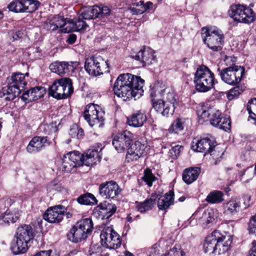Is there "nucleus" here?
<instances>
[{
    "instance_id": "72a5a7b5",
    "label": "nucleus",
    "mask_w": 256,
    "mask_h": 256,
    "mask_svg": "<svg viewBox=\"0 0 256 256\" xmlns=\"http://www.w3.org/2000/svg\"><path fill=\"white\" fill-rule=\"evenodd\" d=\"M104 113L102 110H100L96 114H93V116L89 114L88 119H84L92 127L94 126H98V128L102 127L104 125Z\"/></svg>"
},
{
    "instance_id": "cd10ccee",
    "label": "nucleus",
    "mask_w": 256,
    "mask_h": 256,
    "mask_svg": "<svg viewBox=\"0 0 256 256\" xmlns=\"http://www.w3.org/2000/svg\"><path fill=\"white\" fill-rule=\"evenodd\" d=\"M200 172V169L198 167H192L185 169L182 174V180L188 184L196 180Z\"/></svg>"
},
{
    "instance_id": "0e129e2a",
    "label": "nucleus",
    "mask_w": 256,
    "mask_h": 256,
    "mask_svg": "<svg viewBox=\"0 0 256 256\" xmlns=\"http://www.w3.org/2000/svg\"><path fill=\"white\" fill-rule=\"evenodd\" d=\"M90 254L100 252L101 251V247L98 245H94L90 248Z\"/></svg>"
},
{
    "instance_id": "a19ab883",
    "label": "nucleus",
    "mask_w": 256,
    "mask_h": 256,
    "mask_svg": "<svg viewBox=\"0 0 256 256\" xmlns=\"http://www.w3.org/2000/svg\"><path fill=\"white\" fill-rule=\"evenodd\" d=\"M23 6L24 11L26 12H32L36 10L40 5V2L36 0H21Z\"/></svg>"
},
{
    "instance_id": "f257e3e1",
    "label": "nucleus",
    "mask_w": 256,
    "mask_h": 256,
    "mask_svg": "<svg viewBox=\"0 0 256 256\" xmlns=\"http://www.w3.org/2000/svg\"><path fill=\"white\" fill-rule=\"evenodd\" d=\"M134 140L133 134L125 130L118 133L114 138L112 145L114 148L120 152L127 150L126 160L128 162L136 161L140 157L146 155L149 148L146 144L138 140L132 144Z\"/></svg>"
},
{
    "instance_id": "09e8293b",
    "label": "nucleus",
    "mask_w": 256,
    "mask_h": 256,
    "mask_svg": "<svg viewBox=\"0 0 256 256\" xmlns=\"http://www.w3.org/2000/svg\"><path fill=\"white\" fill-rule=\"evenodd\" d=\"M8 8L10 10L16 12H24V7L22 4V0H15L12 2L8 6Z\"/></svg>"
},
{
    "instance_id": "f8f14e48",
    "label": "nucleus",
    "mask_w": 256,
    "mask_h": 256,
    "mask_svg": "<svg viewBox=\"0 0 256 256\" xmlns=\"http://www.w3.org/2000/svg\"><path fill=\"white\" fill-rule=\"evenodd\" d=\"M102 245L110 249H117L122 244L120 236L110 226L105 228L101 232Z\"/></svg>"
},
{
    "instance_id": "e433bc0d",
    "label": "nucleus",
    "mask_w": 256,
    "mask_h": 256,
    "mask_svg": "<svg viewBox=\"0 0 256 256\" xmlns=\"http://www.w3.org/2000/svg\"><path fill=\"white\" fill-rule=\"evenodd\" d=\"M224 208L225 214L234 216L240 212V203L236 200H231L225 204Z\"/></svg>"
},
{
    "instance_id": "864d4df0",
    "label": "nucleus",
    "mask_w": 256,
    "mask_h": 256,
    "mask_svg": "<svg viewBox=\"0 0 256 256\" xmlns=\"http://www.w3.org/2000/svg\"><path fill=\"white\" fill-rule=\"evenodd\" d=\"M183 150V146L179 145H176L172 146L170 150L169 154L170 156L172 159H176L178 156L180 155V152Z\"/></svg>"
},
{
    "instance_id": "b1692460",
    "label": "nucleus",
    "mask_w": 256,
    "mask_h": 256,
    "mask_svg": "<svg viewBox=\"0 0 256 256\" xmlns=\"http://www.w3.org/2000/svg\"><path fill=\"white\" fill-rule=\"evenodd\" d=\"M168 88L163 82L160 81H156L151 84L149 92L152 98V102L153 100L156 101L155 98H162Z\"/></svg>"
},
{
    "instance_id": "338daca9",
    "label": "nucleus",
    "mask_w": 256,
    "mask_h": 256,
    "mask_svg": "<svg viewBox=\"0 0 256 256\" xmlns=\"http://www.w3.org/2000/svg\"><path fill=\"white\" fill-rule=\"evenodd\" d=\"M252 246L249 252L248 256H256V242L254 241L252 242Z\"/></svg>"
},
{
    "instance_id": "f704fd0d",
    "label": "nucleus",
    "mask_w": 256,
    "mask_h": 256,
    "mask_svg": "<svg viewBox=\"0 0 256 256\" xmlns=\"http://www.w3.org/2000/svg\"><path fill=\"white\" fill-rule=\"evenodd\" d=\"M64 18L58 15L50 16L48 22L46 23V28L49 30L54 31L64 26Z\"/></svg>"
},
{
    "instance_id": "a18cd8bd",
    "label": "nucleus",
    "mask_w": 256,
    "mask_h": 256,
    "mask_svg": "<svg viewBox=\"0 0 256 256\" xmlns=\"http://www.w3.org/2000/svg\"><path fill=\"white\" fill-rule=\"evenodd\" d=\"M69 134L72 138L80 139L82 138L84 132L82 128L75 124L73 125L70 128Z\"/></svg>"
},
{
    "instance_id": "4d7b16f0",
    "label": "nucleus",
    "mask_w": 256,
    "mask_h": 256,
    "mask_svg": "<svg viewBox=\"0 0 256 256\" xmlns=\"http://www.w3.org/2000/svg\"><path fill=\"white\" fill-rule=\"evenodd\" d=\"M110 14V10L108 6L100 7V12H98V18H104L107 17Z\"/></svg>"
},
{
    "instance_id": "473e14b6",
    "label": "nucleus",
    "mask_w": 256,
    "mask_h": 256,
    "mask_svg": "<svg viewBox=\"0 0 256 256\" xmlns=\"http://www.w3.org/2000/svg\"><path fill=\"white\" fill-rule=\"evenodd\" d=\"M100 212L102 216V218L108 219L117 210V207L115 204L104 202L99 206Z\"/></svg>"
},
{
    "instance_id": "393cba45",
    "label": "nucleus",
    "mask_w": 256,
    "mask_h": 256,
    "mask_svg": "<svg viewBox=\"0 0 256 256\" xmlns=\"http://www.w3.org/2000/svg\"><path fill=\"white\" fill-rule=\"evenodd\" d=\"M158 194H152L150 198H147L143 202H136V208L141 213L152 209L156 204Z\"/></svg>"
},
{
    "instance_id": "2eb2a0df",
    "label": "nucleus",
    "mask_w": 256,
    "mask_h": 256,
    "mask_svg": "<svg viewBox=\"0 0 256 256\" xmlns=\"http://www.w3.org/2000/svg\"><path fill=\"white\" fill-rule=\"evenodd\" d=\"M216 218L215 212L212 209H208L206 210H198L192 216V218L196 219L198 224L205 227L212 223Z\"/></svg>"
},
{
    "instance_id": "4468645a",
    "label": "nucleus",
    "mask_w": 256,
    "mask_h": 256,
    "mask_svg": "<svg viewBox=\"0 0 256 256\" xmlns=\"http://www.w3.org/2000/svg\"><path fill=\"white\" fill-rule=\"evenodd\" d=\"M210 122L212 125L228 132L230 130L231 122L229 117L223 116L219 110L214 108Z\"/></svg>"
},
{
    "instance_id": "69168bd1",
    "label": "nucleus",
    "mask_w": 256,
    "mask_h": 256,
    "mask_svg": "<svg viewBox=\"0 0 256 256\" xmlns=\"http://www.w3.org/2000/svg\"><path fill=\"white\" fill-rule=\"evenodd\" d=\"M76 40V36L74 34H70L68 35V38H67L66 42L69 44H73L74 43Z\"/></svg>"
},
{
    "instance_id": "c9c22d12",
    "label": "nucleus",
    "mask_w": 256,
    "mask_h": 256,
    "mask_svg": "<svg viewBox=\"0 0 256 256\" xmlns=\"http://www.w3.org/2000/svg\"><path fill=\"white\" fill-rule=\"evenodd\" d=\"M63 90V94H64L66 98L72 95L74 92L72 80L68 78H63L58 80Z\"/></svg>"
},
{
    "instance_id": "58836bf2",
    "label": "nucleus",
    "mask_w": 256,
    "mask_h": 256,
    "mask_svg": "<svg viewBox=\"0 0 256 256\" xmlns=\"http://www.w3.org/2000/svg\"><path fill=\"white\" fill-rule=\"evenodd\" d=\"M224 194L221 191L214 190L207 196L206 200L210 204L220 203L223 201Z\"/></svg>"
},
{
    "instance_id": "bf43d9fd",
    "label": "nucleus",
    "mask_w": 256,
    "mask_h": 256,
    "mask_svg": "<svg viewBox=\"0 0 256 256\" xmlns=\"http://www.w3.org/2000/svg\"><path fill=\"white\" fill-rule=\"evenodd\" d=\"M168 256H182V252L180 249L176 247L172 248L168 252Z\"/></svg>"
},
{
    "instance_id": "423d86ee",
    "label": "nucleus",
    "mask_w": 256,
    "mask_h": 256,
    "mask_svg": "<svg viewBox=\"0 0 256 256\" xmlns=\"http://www.w3.org/2000/svg\"><path fill=\"white\" fill-rule=\"evenodd\" d=\"M178 105V97L174 90L170 87L166 90L162 100L158 99L156 101L152 100L154 108L166 117L172 116Z\"/></svg>"
},
{
    "instance_id": "3c124183",
    "label": "nucleus",
    "mask_w": 256,
    "mask_h": 256,
    "mask_svg": "<svg viewBox=\"0 0 256 256\" xmlns=\"http://www.w3.org/2000/svg\"><path fill=\"white\" fill-rule=\"evenodd\" d=\"M183 128V124L180 120L176 119L170 127L168 130L170 132L178 133L179 132L182 130Z\"/></svg>"
},
{
    "instance_id": "9d476101",
    "label": "nucleus",
    "mask_w": 256,
    "mask_h": 256,
    "mask_svg": "<svg viewBox=\"0 0 256 256\" xmlns=\"http://www.w3.org/2000/svg\"><path fill=\"white\" fill-rule=\"evenodd\" d=\"M93 229V223L90 218L83 219L76 222L67 234L68 238L77 243L86 238Z\"/></svg>"
},
{
    "instance_id": "6ab92c4d",
    "label": "nucleus",
    "mask_w": 256,
    "mask_h": 256,
    "mask_svg": "<svg viewBox=\"0 0 256 256\" xmlns=\"http://www.w3.org/2000/svg\"><path fill=\"white\" fill-rule=\"evenodd\" d=\"M49 144L47 136H35L30 142L26 150L30 154H36Z\"/></svg>"
},
{
    "instance_id": "412c9836",
    "label": "nucleus",
    "mask_w": 256,
    "mask_h": 256,
    "mask_svg": "<svg viewBox=\"0 0 256 256\" xmlns=\"http://www.w3.org/2000/svg\"><path fill=\"white\" fill-rule=\"evenodd\" d=\"M76 64V62H70V64L66 62L56 61L50 64V68L52 72L58 75L68 74L70 72L74 70V68L72 64Z\"/></svg>"
},
{
    "instance_id": "9b49d317",
    "label": "nucleus",
    "mask_w": 256,
    "mask_h": 256,
    "mask_svg": "<svg viewBox=\"0 0 256 256\" xmlns=\"http://www.w3.org/2000/svg\"><path fill=\"white\" fill-rule=\"evenodd\" d=\"M230 16L234 21L245 24L253 22L255 19L254 10L242 4H232L228 11Z\"/></svg>"
},
{
    "instance_id": "a211bd4d",
    "label": "nucleus",
    "mask_w": 256,
    "mask_h": 256,
    "mask_svg": "<svg viewBox=\"0 0 256 256\" xmlns=\"http://www.w3.org/2000/svg\"><path fill=\"white\" fill-rule=\"evenodd\" d=\"M132 58L139 60L143 66H149L156 62V56L154 51L149 47H144L143 50H140Z\"/></svg>"
},
{
    "instance_id": "ddd939ff",
    "label": "nucleus",
    "mask_w": 256,
    "mask_h": 256,
    "mask_svg": "<svg viewBox=\"0 0 256 256\" xmlns=\"http://www.w3.org/2000/svg\"><path fill=\"white\" fill-rule=\"evenodd\" d=\"M121 192L118 184L112 180L101 184L99 186V194L104 198H114Z\"/></svg>"
},
{
    "instance_id": "5701e85b",
    "label": "nucleus",
    "mask_w": 256,
    "mask_h": 256,
    "mask_svg": "<svg viewBox=\"0 0 256 256\" xmlns=\"http://www.w3.org/2000/svg\"><path fill=\"white\" fill-rule=\"evenodd\" d=\"M214 106H211L208 102L200 104L198 108L197 114L199 118V121H207L210 120V117L214 110Z\"/></svg>"
},
{
    "instance_id": "680f3d73",
    "label": "nucleus",
    "mask_w": 256,
    "mask_h": 256,
    "mask_svg": "<svg viewBox=\"0 0 256 256\" xmlns=\"http://www.w3.org/2000/svg\"><path fill=\"white\" fill-rule=\"evenodd\" d=\"M30 90H29L26 92H25L21 96L22 99L26 102H30Z\"/></svg>"
},
{
    "instance_id": "49530a36",
    "label": "nucleus",
    "mask_w": 256,
    "mask_h": 256,
    "mask_svg": "<svg viewBox=\"0 0 256 256\" xmlns=\"http://www.w3.org/2000/svg\"><path fill=\"white\" fill-rule=\"evenodd\" d=\"M62 31L65 33H68L75 31L74 22L73 20L64 18Z\"/></svg>"
},
{
    "instance_id": "6e6d98bb",
    "label": "nucleus",
    "mask_w": 256,
    "mask_h": 256,
    "mask_svg": "<svg viewBox=\"0 0 256 256\" xmlns=\"http://www.w3.org/2000/svg\"><path fill=\"white\" fill-rule=\"evenodd\" d=\"M13 216L9 214H4L0 217V224L2 226H6L10 222L14 223Z\"/></svg>"
},
{
    "instance_id": "7c9ffc66",
    "label": "nucleus",
    "mask_w": 256,
    "mask_h": 256,
    "mask_svg": "<svg viewBox=\"0 0 256 256\" xmlns=\"http://www.w3.org/2000/svg\"><path fill=\"white\" fill-rule=\"evenodd\" d=\"M98 12H100L98 6L84 7L80 10L79 16L84 20L94 19L98 18Z\"/></svg>"
},
{
    "instance_id": "ea45409f",
    "label": "nucleus",
    "mask_w": 256,
    "mask_h": 256,
    "mask_svg": "<svg viewBox=\"0 0 256 256\" xmlns=\"http://www.w3.org/2000/svg\"><path fill=\"white\" fill-rule=\"evenodd\" d=\"M77 202L80 204L94 205L96 204V200L92 194L86 193L80 196Z\"/></svg>"
},
{
    "instance_id": "e2e57ef3",
    "label": "nucleus",
    "mask_w": 256,
    "mask_h": 256,
    "mask_svg": "<svg viewBox=\"0 0 256 256\" xmlns=\"http://www.w3.org/2000/svg\"><path fill=\"white\" fill-rule=\"evenodd\" d=\"M148 256H159L158 251L155 248H151L148 250Z\"/></svg>"
},
{
    "instance_id": "f03ea898",
    "label": "nucleus",
    "mask_w": 256,
    "mask_h": 256,
    "mask_svg": "<svg viewBox=\"0 0 256 256\" xmlns=\"http://www.w3.org/2000/svg\"><path fill=\"white\" fill-rule=\"evenodd\" d=\"M144 80L139 76L130 74H120L114 85V94L124 100L132 98L135 99L143 95Z\"/></svg>"
},
{
    "instance_id": "c756f323",
    "label": "nucleus",
    "mask_w": 256,
    "mask_h": 256,
    "mask_svg": "<svg viewBox=\"0 0 256 256\" xmlns=\"http://www.w3.org/2000/svg\"><path fill=\"white\" fill-rule=\"evenodd\" d=\"M210 154L211 156L212 162L215 164L220 160L222 156L224 154L222 149L216 145V141L213 140L210 148L208 150V154Z\"/></svg>"
},
{
    "instance_id": "de8ad7c7",
    "label": "nucleus",
    "mask_w": 256,
    "mask_h": 256,
    "mask_svg": "<svg viewBox=\"0 0 256 256\" xmlns=\"http://www.w3.org/2000/svg\"><path fill=\"white\" fill-rule=\"evenodd\" d=\"M254 174L252 170L246 168L239 173V178L243 182H248L252 179Z\"/></svg>"
},
{
    "instance_id": "4be33fe9",
    "label": "nucleus",
    "mask_w": 256,
    "mask_h": 256,
    "mask_svg": "<svg viewBox=\"0 0 256 256\" xmlns=\"http://www.w3.org/2000/svg\"><path fill=\"white\" fill-rule=\"evenodd\" d=\"M212 141L208 138L201 139L196 138L192 142L191 148L194 151L204 152V156H206L208 154V150L210 148Z\"/></svg>"
},
{
    "instance_id": "2f4dec72",
    "label": "nucleus",
    "mask_w": 256,
    "mask_h": 256,
    "mask_svg": "<svg viewBox=\"0 0 256 256\" xmlns=\"http://www.w3.org/2000/svg\"><path fill=\"white\" fill-rule=\"evenodd\" d=\"M133 7L130 8V10L133 14H140L146 10L152 9L153 4L148 2L146 4L144 1L140 0L133 4Z\"/></svg>"
},
{
    "instance_id": "79ce46f5",
    "label": "nucleus",
    "mask_w": 256,
    "mask_h": 256,
    "mask_svg": "<svg viewBox=\"0 0 256 256\" xmlns=\"http://www.w3.org/2000/svg\"><path fill=\"white\" fill-rule=\"evenodd\" d=\"M102 110L100 106L94 104H90L87 105L83 113V116L84 119H88L89 114L93 116V114Z\"/></svg>"
},
{
    "instance_id": "7ed1b4c3",
    "label": "nucleus",
    "mask_w": 256,
    "mask_h": 256,
    "mask_svg": "<svg viewBox=\"0 0 256 256\" xmlns=\"http://www.w3.org/2000/svg\"><path fill=\"white\" fill-rule=\"evenodd\" d=\"M98 148L88 150L85 154L82 155L78 151L70 152L64 155L62 158V170L66 172H71L76 167L83 165L92 166L100 162L101 156L100 152L102 148L100 144H97Z\"/></svg>"
},
{
    "instance_id": "4c0bfd02",
    "label": "nucleus",
    "mask_w": 256,
    "mask_h": 256,
    "mask_svg": "<svg viewBox=\"0 0 256 256\" xmlns=\"http://www.w3.org/2000/svg\"><path fill=\"white\" fill-rule=\"evenodd\" d=\"M49 94L57 100L65 99V96L63 94L62 87L58 83V80H56L49 88Z\"/></svg>"
},
{
    "instance_id": "c03bdc74",
    "label": "nucleus",
    "mask_w": 256,
    "mask_h": 256,
    "mask_svg": "<svg viewBox=\"0 0 256 256\" xmlns=\"http://www.w3.org/2000/svg\"><path fill=\"white\" fill-rule=\"evenodd\" d=\"M30 90V101H34L40 98L44 94V90L41 86H36Z\"/></svg>"
},
{
    "instance_id": "603ef678",
    "label": "nucleus",
    "mask_w": 256,
    "mask_h": 256,
    "mask_svg": "<svg viewBox=\"0 0 256 256\" xmlns=\"http://www.w3.org/2000/svg\"><path fill=\"white\" fill-rule=\"evenodd\" d=\"M242 92V89L239 86H235L228 91L227 94V97L228 100H232L237 98Z\"/></svg>"
},
{
    "instance_id": "39448f33",
    "label": "nucleus",
    "mask_w": 256,
    "mask_h": 256,
    "mask_svg": "<svg viewBox=\"0 0 256 256\" xmlns=\"http://www.w3.org/2000/svg\"><path fill=\"white\" fill-rule=\"evenodd\" d=\"M26 84L25 76L20 72L13 73L8 78V85L0 92V98L6 101H10L19 96Z\"/></svg>"
},
{
    "instance_id": "5fc2aeb1",
    "label": "nucleus",
    "mask_w": 256,
    "mask_h": 256,
    "mask_svg": "<svg viewBox=\"0 0 256 256\" xmlns=\"http://www.w3.org/2000/svg\"><path fill=\"white\" fill-rule=\"evenodd\" d=\"M248 230L251 234L256 236V214L252 216L248 223Z\"/></svg>"
},
{
    "instance_id": "c85d7f7f",
    "label": "nucleus",
    "mask_w": 256,
    "mask_h": 256,
    "mask_svg": "<svg viewBox=\"0 0 256 256\" xmlns=\"http://www.w3.org/2000/svg\"><path fill=\"white\" fill-rule=\"evenodd\" d=\"M147 118L145 113L138 111L128 118L127 123L130 126L140 127L146 122Z\"/></svg>"
},
{
    "instance_id": "052dcab7",
    "label": "nucleus",
    "mask_w": 256,
    "mask_h": 256,
    "mask_svg": "<svg viewBox=\"0 0 256 256\" xmlns=\"http://www.w3.org/2000/svg\"><path fill=\"white\" fill-rule=\"evenodd\" d=\"M25 35V31L24 30L22 29L20 30H18L12 35V38L14 40H18L20 38H22Z\"/></svg>"
},
{
    "instance_id": "0eeeda50",
    "label": "nucleus",
    "mask_w": 256,
    "mask_h": 256,
    "mask_svg": "<svg viewBox=\"0 0 256 256\" xmlns=\"http://www.w3.org/2000/svg\"><path fill=\"white\" fill-rule=\"evenodd\" d=\"M232 59V56H225L224 61L226 65L229 66L220 71L219 75L221 80L226 84L236 86L242 80L245 70L244 67L233 66L234 60Z\"/></svg>"
},
{
    "instance_id": "a878e982",
    "label": "nucleus",
    "mask_w": 256,
    "mask_h": 256,
    "mask_svg": "<svg viewBox=\"0 0 256 256\" xmlns=\"http://www.w3.org/2000/svg\"><path fill=\"white\" fill-rule=\"evenodd\" d=\"M158 207L160 210H166L170 206L174 204V194L173 192L170 191L164 196L159 197L158 195L157 199Z\"/></svg>"
},
{
    "instance_id": "1a4fd4ad",
    "label": "nucleus",
    "mask_w": 256,
    "mask_h": 256,
    "mask_svg": "<svg viewBox=\"0 0 256 256\" xmlns=\"http://www.w3.org/2000/svg\"><path fill=\"white\" fill-rule=\"evenodd\" d=\"M202 37L206 46L213 52H220L224 44V37L222 31L216 27H204Z\"/></svg>"
},
{
    "instance_id": "dca6fc26",
    "label": "nucleus",
    "mask_w": 256,
    "mask_h": 256,
    "mask_svg": "<svg viewBox=\"0 0 256 256\" xmlns=\"http://www.w3.org/2000/svg\"><path fill=\"white\" fill-rule=\"evenodd\" d=\"M66 208L58 205L48 209L44 214V218L50 223H58L63 218Z\"/></svg>"
},
{
    "instance_id": "13d9d810",
    "label": "nucleus",
    "mask_w": 256,
    "mask_h": 256,
    "mask_svg": "<svg viewBox=\"0 0 256 256\" xmlns=\"http://www.w3.org/2000/svg\"><path fill=\"white\" fill-rule=\"evenodd\" d=\"M247 110L250 114L252 113V110L256 112V98H254L248 102Z\"/></svg>"
},
{
    "instance_id": "f3484780",
    "label": "nucleus",
    "mask_w": 256,
    "mask_h": 256,
    "mask_svg": "<svg viewBox=\"0 0 256 256\" xmlns=\"http://www.w3.org/2000/svg\"><path fill=\"white\" fill-rule=\"evenodd\" d=\"M101 57L92 56L86 60L84 68L90 76H96L103 74L101 68Z\"/></svg>"
},
{
    "instance_id": "6e6552de",
    "label": "nucleus",
    "mask_w": 256,
    "mask_h": 256,
    "mask_svg": "<svg viewBox=\"0 0 256 256\" xmlns=\"http://www.w3.org/2000/svg\"><path fill=\"white\" fill-rule=\"evenodd\" d=\"M214 74L206 66H199L194 74V82L196 90L200 92L211 90L214 84Z\"/></svg>"
},
{
    "instance_id": "37998d69",
    "label": "nucleus",
    "mask_w": 256,
    "mask_h": 256,
    "mask_svg": "<svg viewBox=\"0 0 256 256\" xmlns=\"http://www.w3.org/2000/svg\"><path fill=\"white\" fill-rule=\"evenodd\" d=\"M142 180L148 186H151L152 185L153 182L156 180V178L152 174V170L150 169L146 168L144 171V174L142 177Z\"/></svg>"
},
{
    "instance_id": "aec40b11",
    "label": "nucleus",
    "mask_w": 256,
    "mask_h": 256,
    "mask_svg": "<svg viewBox=\"0 0 256 256\" xmlns=\"http://www.w3.org/2000/svg\"><path fill=\"white\" fill-rule=\"evenodd\" d=\"M221 238L220 232L217 230H214L205 240L203 246L204 252L209 254H216L217 250L216 243L218 240H220Z\"/></svg>"
},
{
    "instance_id": "8fccbe9b",
    "label": "nucleus",
    "mask_w": 256,
    "mask_h": 256,
    "mask_svg": "<svg viewBox=\"0 0 256 256\" xmlns=\"http://www.w3.org/2000/svg\"><path fill=\"white\" fill-rule=\"evenodd\" d=\"M83 20L82 18H80L78 16V18L74 20L76 32L84 30L88 27V25Z\"/></svg>"
},
{
    "instance_id": "bb28decb",
    "label": "nucleus",
    "mask_w": 256,
    "mask_h": 256,
    "mask_svg": "<svg viewBox=\"0 0 256 256\" xmlns=\"http://www.w3.org/2000/svg\"><path fill=\"white\" fill-rule=\"evenodd\" d=\"M221 238L218 240L216 244V254H220L226 252L230 248V246L232 242V239L230 236L224 235L220 232Z\"/></svg>"
},
{
    "instance_id": "20e7f679",
    "label": "nucleus",
    "mask_w": 256,
    "mask_h": 256,
    "mask_svg": "<svg viewBox=\"0 0 256 256\" xmlns=\"http://www.w3.org/2000/svg\"><path fill=\"white\" fill-rule=\"evenodd\" d=\"M34 236V231L30 225L24 224L18 227L11 246L12 253L15 255L26 253Z\"/></svg>"
},
{
    "instance_id": "774afa93",
    "label": "nucleus",
    "mask_w": 256,
    "mask_h": 256,
    "mask_svg": "<svg viewBox=\"0 0 256 256\" xmlns=\"http://www.w3.org/2000/svg\"><path fill=\"white\" fill-rule=\"evenodd\" d=\"M250 114V118L254 120V124L256 125V112H253L252 113H251Z\"/></svg>"
}]
</instances>
